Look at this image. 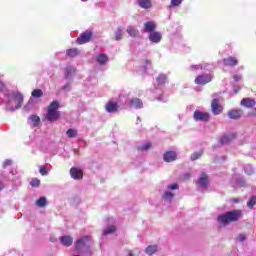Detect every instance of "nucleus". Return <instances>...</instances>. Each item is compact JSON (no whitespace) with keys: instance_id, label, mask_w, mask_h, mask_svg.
<instances>
[{"instance_id":"42","label":"nucleus","mask_w":256,"mask_h":256,"mask_svg":"<svg viewBox=\"0 0 256 256\" xmlns=\"http://www.w3.org/2000/svg\"><path fill=\"white\" fill-rule=\"evenodd\" d=\"M245 239H247V237L245 236V234H239L237 236V241H240V243H243V241H245Z\"/></svg>"},{"instance_id":"30","label":"nucleus","mask_w":256,"mask_h":256,"mask_svg":"<svg viewBox=\"0 0 256 256\" xmlns=\"http://www.w3.org/2000/svg\"><path fill=\"white\" fill-rule=\"evenodd\" d=\"M32 97H34V99H39L40 97H43V90H41V89L33 90Z\"/></svg>"},{"instance_id":"50","label":"nucleus","mask_w":256,"mask_h":256,"mask_svg":"<svg viewBox=\"0 0 256 256\" xmlns=\"http://www.w3.org/2000/svg\"><path fill=\"white\" fill-rule=\"evenodd\" d=\"M240 90H241L240 87L234 88V92H235V93H239Z\"/></svg>"},{"instance_id":"5","label":"nucleus","mask_w":256,"mask_h":256,"mask_svg":"<svg viewBox=\"0 0 256 256\" xmlns=\"http://www.w3.org/2000/svg\"><path fill=\"white\" fill-rule=\"evenodd\" d=\"M92 37L93 33L91 31H86L77 38V43L78 45H84V43H89Z\"/></svg>"},{"instance_id":"37","label":"nucleus","mask_w":256,"mask_h":256,"mask_svg":"<svg viewBox=\"0 0 256 256\" xmlns=\"http://www.w3.org/2000/svg\"><path fill=\"white\" fill-rule=\"evenodd\" d=\"M30 185H31L32 187H39V185H41V180L35 178V179H33V180L30 182Z\"/></svg>"},{"instance_id":"11","label":"nucleus","mask_w":256,"mask_h":256,"mask_svg":"<svg viewBox=\"0 0 256 256\" xmlns=\"http://www.w3.org/2000/svg\"><path fill=\"white\" fill-rule=\"evenodd\" d=\"M161 39H163V36L159 32L154 31L149 34L151 43H161Z\"/></svg>"},{"instance_id":"47","label":"nucleus","mask_w":256,"mask_h":256,"mask_svg":"<svg viewBox=\"0 0 256 256\" xmlns=\"http://www.w3.org/2000/svg\"><path fill=\"white\" fill-rule=\"evenodd\" d=\"M238 185H240V187H243V185H245V180L241 179L237 181Z\"/></svg>"},{"instance_id":"10","label":"nucleus","mask_w":256,"mask_h":256,"mask_svg":"<svg viewBox=\"0 0 256 256\" xmlns=\"http://www.w3.org/2000/svg\"><path fill=\"white\" fill-rule=\"evenodd\" d=\"M198 184L200 185V187H209V178L207 177V174L205 172H202L200 174Z\"/></svg>"},{"instance_id":"32","label":"nucleus","mask_w":256,"mask_h":256,"mask_svg":"<svg viewBox=\"0 0 256 256\" xmlns=\"http://www.w3.org/2000/svg\"><path fill=\"white\" fill-rule=\"evenodd\" d=\"M115 231H117L115 226H109L104 229L103 235H111V233H115Z\"/></svg>"},{"instance_id":"26","label":"nucleus","mask_w":256,"mask_h":256,"mask_svg":"<svg viewBox=\"0 0 256 256\" xmlns=\"http://www.w3.org/2000/svg\"><path fill=\"white\" fill-rule=\"evenodd\" d=\"M68 57H77L79 55V50L77 48H70L66 51Z\"/></svg>"},{"instance_id":"13","label":"nucleus","mask_w":256,"mask_h":256,"mask_svg":"<svg viewBox=\"0 0 256 256\" xmlns=\"http://www.w3.org/2000/svg\"><path fill=\"white\" fill-rule=\"evenodd\" d=\"M119 105L113 101H110L106 104L107 113H117Z\"/></svg>"},{"instance_id":"44","label":"nucleus","mask_w":256,"mask_h":256,"mask_svg":"<svg viewBox=\"0 0 256 256\" xmlns=\"http://www.w3.org/2000/svg\"><path fill=\"white\" fill-rule=\"evenodd\" d=\"M62 91H71V83H67L62 87Z\"/></svg>"},{"instance_id":"39","label":"nucleus","mask_w":256,"mask_h":256,"mask_svg":"<svg viewBox=\"0 0 256 256\" xmlns=\"http://www.w3.org/2000/svg\"><path fill=\"white\" fill-rule=\"evenodd\" d=\"M245 173H247V175H253V167L251 165H247L245 167Z\"/></svg>"},{"instance_id":"7","label":"nucleus","mask_w":256,"mask_h":256,"mask_svg":"<svg viewBox=\"0 0 256 256\" xmlns=\"http://www.w3.org/2000/svg\"><path fill=\"white\" fill-rule=\"evenodd\" d=\"M212 79L211 75H200L196 77L195 83L196 85H207Z\"/></svg>"},{"instance_id":"9","label":"nucleus","mask_w":256,"mask_h":256,"mask_svg":"<svg viewBox=\"0 0 256 256\" xmlns=\"http://www.w3.org/2000/svg\"><path fill=\"white\" fill-rule=\"evenodd\" d=\"M163 159L166 163H173L177 159V153L175 151H168L164 154Z\"/></svg>"},{"instance_id":"21","label":"nucleus","mask_w":256,"mask_h":256,"mask_svg":"<svg viewBox=\"0 0 256 256\" xmlns=\"http://www.w3.org/2000/svg\"><path fill=\"white\" fill-rule=\"evenodd\" d=\"M241 105L243 107H248V108L255 107V101L250 98H244L241 100Z\"/></svg>"},{"instance_id":"40","label":"nucleus","mask_w":256,"mask_h":256,"mask_svg":"<svg viewBox=\"0 0 256 256\" xmlns=\"http://www.w3.org/2000/svg\"><path fill=\"white\" fill-rule=\"evenodd\" d=\"M39 173L40 174H42L43 176H45V175H49V170H47V168H45V167H40V169H39Z\"/></svg>"},{"instance_id":"35","label":"nucleus","mask_w":256,"mask_h":256,"mask_svg":"<svg viewBox=\"0 0 256 256\" xmlns=\"http://www.w3.org/2000/svg\"><path fill=\"white\" fill-rule=\"evenodd\" d=\"M150 147H151V143L147 142V143L143 144L142 146H140L138 149H139V151H149Z\"/></svg>"},{"instance_id":"43","label":"nucleus","mask_w":256,"mask_h":256,"mask_svg":"<svg viewBox=\"0 0 256 256\" xmlns=\"http://www.w3.org/2000/svg\"><path fill=\"white\" fill-rule=\"evenodd\" d=\"M206 67L207 65L203 66V64H198V65L191 66V69H205Z\"/></svg>"},{"instance_id":"17","label":"nucleus","mask_w":256,"mask_h":256,"mask_svg":"<svg viewBox=\"0 0 256 256\" xmlns=\"http://www.w3.org/2000/svg\"><path fill=\"white\" fill-rule=\"evenodd\" d=\"M60 242L65 247H71V245H73V237H71V236H61L60 237Z\"/></svg>"},{"instance_id":"14","label":"nucleus","mask_w":256,"mask_h":256,"mask_svg":"<svg viewBox=\"0 0 256 256\" xmlns=\"http://www.w3.org/2000/svg\"><path fill=\"white\" fill-rule=\"evenodd\" d=\"M70 175L72 179H83V171L78 168H71Z\"/></svg>"},{"instance_id":"27","label":"nucleus","mask_w":256,"mask_h":256,"mask_svg":"<svg viewBox=\"0 0 256 256\" xmlns=\"http://www.w3.org/2000/svg\"><path fill=\"white\" fill-rule=\"evenodd\" d=\"M29 119L33 123V127H37L41 123V118L37 115H31Z\"/></svg>"},{"instance_id":"3","label":"nucleus","mask_w":256,"mask_h":256,"mask_svg":"<svg viewBox=\"0 0 256 256\" xmlns=\"http://www.w3.org/2000/svg\"><path fill=\"white\" fill-rule=\"evenodd\" d=\"M91 243V237L89 236L79 238L75 243L76 251H78V253H85V251H89Z\"/></svg>"},{"instance_id":"33","label":"nucleus","mask_w":256,"mask_h":256,"mask_svg":"<svg viewBox=\"0 0 256 256\" xmlns=\"http://www.w3.org/2000/svg\"><path fill=\"white\" fill-rule=\"evenodd\" d=\"M36 205L38 207H45L47 205V198L46 197H41L36 201Z\"/></svg>"},{"instance_id":"49","label":"nucleus","mask_w":256,"mask_h":256,"mask_svg":"<svg viewBox=\"0 0 256 256\" xmlns=\"http://www.w3.org/2000/svg\"><path fill=\"white\" fill-rule=\"evenodd\" d=\"M5 89V84L3 82H0V92Z\"/></svg>"},{"instance_id":"15","label":"nucleus","mask_w":256,"mask_h":256,"mask_svg":"<svg viewBox=\"0 0 256 256\" xmlns=\"http://www.w3.org/2000/svg\"><path fill=\"white\" fill-rule=\"evenodd\" d=\"M157 25L155 22H146L144 23V33H153L155 32Z\"/></svg>"},{"instance_id":"6","label":"nucleus","mask_w":256,"mask_h":256,"mask_svg":"<svg viewBox=\"0 0 256 256\" xmlns=\"http://www.w3.org/2000/svg\"><path fill=\"white\" fill-rule=\"evenodd\" d=\"M211 111L213 115H221L223 113V106L219 104V99L215 98L212 100Z\"/></svg>"},{"instance_id":"34","label":"nucleus","mask_w":256,"mask_h":256,"mask_svg":"<svg viewBox=\"0 0 256 256\" xmlns=\"http://www.w3.org/2000/svg\"><path fill=\"white\" fill-rule=\"evenodd\" d=\"M66 135L70 139H73V138L77 137V130H75V129H68L67 132H66Z\"/></svg>"},{"instance_id":"31","label":"nucleus","mask_w":256,"mask_h":256,"mask_svg":"<svg viewBox=\"0 0 256 256\" xmlns=\"http://www.w3.org/2000/svg\"><path fill=\"white\" fill-rule=\"evenodd\" d=\"M115 41H121L123 39V30L122 28H118L115 32Z\"/></svg>"},{"instance_id":"18","label":"nucleus","mask_w":256,"mask_h":256,"mask_svg":"<svg viewBox=\"0 0 256 256\" xmlns=\"http://www.w3.org/2000/svg\"><path fill=\"white\" fill-rule=\"evenodd\" d=\"M75 75V67L73 66H68L64 70V77L65 79H71Z\"/></svg>"},{"instance_id":"19","label":"nucleus","mask_w":256,"mask_h":256,"mask_svg":"<svg viewBox=\"0 0 256 256\" xmlns=\"http://www.w3.org/2000/svg\"><path fill=\"white\" fill-rule=\"evenodd\" d=\"M130 106L134 109H141L143 107V101L139 98H133L130 100Z\"/></svg>"},{"instance_id":"46","label":"nucleus","mask_w":256,"mask_h":256,"mask_svg":"<svg viewBox=\"0 0 256 256\" xmlns=\"http://www.w3.org/2000/svg\"><path fill=\"white\" fill-rule=\"evenodd\" d=\"M167 189L175 190V189H179V186L177 184H171L167 186Z\"/></svg>"},{"instance_id":"38","label":"nucleus","mask_w":256,"mask_h":256,"mask_svg":"<svg viewBox=\"0 0 256 256\" xmlns=\"http://www.w3.org/2000/svg\"><path fill=\"white\" fill-rule=\"evenodd\" d=\"M201 155H203L202 152H195L194 154L191 155V160L197 161V159H199V157H201Z\"/></svg>"},{"instance_id":"36","label":"nucleus","mask_w":256,"mask_h":256,"mask_svg":"<svg viewBox=\"0 0 256 256\" xmlns=\"http://www.w3.org/2000/svg\"><path fill=\"white\" fill-rule=\"evenodd\" d=\"M256 204V197L253 196L250 198V200L247 202V206L251 209Z\"/></svg>"},{"instance_id":"51","label":"nucleus","mask_w":256,"mask_h":256,"mask_svg":"<svg viewBox=\"0 0 256 256\" xmlns=\"http://www.w3.org/2000/svg\"><path fill=\"white\" fill-rule=\"evenodd\" d=\"M146 65H151V62L149 60L145 61Z\"/></svg>"},{"instance_id":"20","label":"nucleus","mask_w":256,"mask_h":256,"mask_svg":"<svg viewBox=\"0 0 256 256\" xmlns=\"http://www.w3.org/2000/svg\"><path fill=\"white\" fill-rule=\"evenodd\" d=\"M224 65L228 67H235L237 65L238 61L235 57H228L223 60Z\"/></svg>"},{"instance_id":"52","label":"nucleus","mask_w":256,"mask_h":256,"mask_svg":"<svg viewBox=\"0 0 256 256\" xmlns=\"http://www.w3.org/2000/svg\"><path fill=\"white\" fill-rule=\"evenodd\" d=\"M234 203H239V200H237V199H234V200H232Z\"/></svg>"},{"instance_id":"53","label":"nucleus","mask_w":256,"mask_h":256,"mask_svg":"<svg viewBox=\"0 0 256 256\" xmlns=\"http://www.w3.org/2000/svg\"><path fill=\"white\" fill-rule=\"evenodd\" d=\"M31 103V101H29V103H28V105H26L25 107H24V109H27V107H29V104Z\"/></svg>"},{"instance_id":"29","label":"nucleus","mask_w":256,"mask_h":256,"mask_svg":"<svg viewBox=\"0 0 256 256\" xmlns=\"http://www.w3.org/2000/svg\"><path fill=\"white\" fill-rule=\"evenodd\" d=\"M157 249H158L157 245L148 246L146 248V253L147 255H154V253H157Z\"/></svg>"},{"instance_id":"12","label":"nucleus","mask_w":256,"mask_h":256,"mask_svg":"<svg viewBox=\"0 0 256 256\" xmlns=\"http://www.w3.org/2000/svg\"><path fill=\"white\" fill-rule=\"evenodd\" d=\"M242 116H243V110L241 109H234L228 112L229 119H240V117Z\"/></svg>"},{"instance_id":"22","label":"nucleus","mask_w":256,"mask_h":256,"mask_svg":"<svg viewBox=\"0 0 256 256\" xmlns=\"http://www.w3.org/2000/svg\"><path fill=\"white\" fill-rule=\"evenodd\" d=\"M96 61L97 63H99V65H105V63H107V61H109V57L107 56V54H99L96 57Z\"/></svg>"},{"instance_id":"41","label":"nucleus","mask_w":256,"mask_h":256,"mask_svg":"<svg viewBox=\"0 0 256 256\" xmlns=\"http://www.w3.org/2000/svg\"><path fill=\"white\" fill-rule=\"evenodd\" d=\"M183 0H171V5L173 7H179V5H181Z\"/></svg>"},{"instance_id":"8","label":"nucleus","mask_w":256,"mask_h":256,"mask_svg":"<svg viewBox=\"0 0 256 256\" xmlns=\"http://www.w3.org/2000/svg\"><path fill=\"white\" fill-rule=\"evenodd\" d=\"M194 119H195V121H208L209 113L196 110L194 112Z\"/></svg>"},{"instance_id":"24","label":"nucleus","mask_w":256,"mask_h":256,"mask_svg":"<svg viewBox=\"0 0 256 256\" xmlns=\"http://www.w3.org/2000/svg\"><path fill=\"white\" fill-rule=\"evenodd\" d=\"M126 31L130 37H139V30L133 26H129Z\"/></svg>"},{"instance_id":"28","label":"nucleus","mask_w":256,"mask_h":256,"mask_svg":"<svg viewBox=\"0 0 256 256\" xmlns=\"http://www.w3.org/2000/svg\"><path fill=\"white\" fill-rule=\"evenodd\" d=\"M158 85H165L167 83V76L165 74H161L156 79Z\"/></svg>"},{"instance_id":"16","label":"nucleus","mask_w":256,"mask_h":256,"mask_svg":"<svg viewBox=\"0 0 256 256\" xmlns=\"http://www.w3.org/2000/svg\"><path fill=\"white\" fill-rule=\"evenodd\" d=\"M236 135L234 133L232 134H226L221 138L222 145H229L235 139Z\"/></svg>"},{"instance_id":"54","label":"nucleus","mask_w":256,"mask_h":256,"mask_svg":"<svg viewBox=\"0 0 256 256\" xmlns=\"http://www.w3.org/2000/svg\"><path fill=\"white\" fill-rule=\"evenodd\" d=\"M3 189V184L0 182V190Z\"/></svg>"},{"instance_id":"48","label":"nucleus","mask_w":256,"mask_h":256,"mask_svg":"<svg viewBox=\"0 0 256 256\" xmlns=\"http://www.w3.org/2000/svg\"><path fill=\"white\" fill-rule=\"evenodd\" d=\"M234 81H236V82L241 81V76L235 75L234 76Z\"/></svg>"},{"instance_id":"23","label":"nucleus","mask_w":256,"mask_h":256,"mask_svg":"<svg viewBox=\"0 0 256 256\" xmlns=\"http://www.w3.org/2000/svg\"><path fill=\"white\" fill-rule=\"evenodd\" d=\"M137 3L142 9H151V0H137Z\"/></svg>"},{"instance_id":"45","label":"nucleus","mask_w":256,"mask_h":256,"mask_svg":"<svg viewBox=\"0 0 256 256\" xmlns=\"http://www.w3.org/2000/svg\"><path fill=\"white\" fill-rule=\"evenodd\" d=\"M12 161L11 160H6L4 163H3V168L5 169L6 167H9L12 165Z\"/></svg>"},{"instance_id":"1","label":"nucleus","mask_w":256,"mask_h":256,"mask_svg":"<svg viewBox=\"0 0 256 256\" xmlns=\"http://www.w3.org/2000/svg\"><path fill=\"white\" fill-rule=\"evenodd\" d=\"M241 217H243L241 210H233L219 215L217 221L219 225L225 227L226 225H229V223H235V221H239Z\"/></svg>"},{"instance_id":"25","label":"nucleus","mask_w":256,"mask_h":256,"mask_svg":"<svg viewBox=\"0 0 256 256\" xmlns=\"http://www.w3.org/2000/svg\"><path fill=\"white\" fill-rule=\"evenodd\" d=\"M173 197H175V194H173V192L170 191H166L163 196L162 199L163 201H166L168 203H171V201H173Z\"/></svg>"},{"instance_id":"4","label":"nucleus","mask_w":256,"mask_h":256,"mask_svg":"<svg viewBox=\"0 0 256 256\" xmlns=\"http://www.w3.org/2000/svg\"><path fill=\"white\" fill-rule=\"evenodd\" d=\"M12 99L9 100V103L16 104L15 107L13 106H7L6 111H17V109H21V106L23 105V94L21 93H12L11 95Z\"/></svg>"},{"instance_id":"2","label":"nucleus","mask_w":256,"mask_h":256,"mask_svg":"<svg viewBox=\"0 0 256 256\" xmlns=\"http://www.w3.org/2000/svg\"><path fill=\"white\" fill-rule=\"evenodd\" d=\"M61 117V112H59V102L53 101L49 106L46 114L47 121L53 122L57 121Z\"/></svg>"}]
</instances>
